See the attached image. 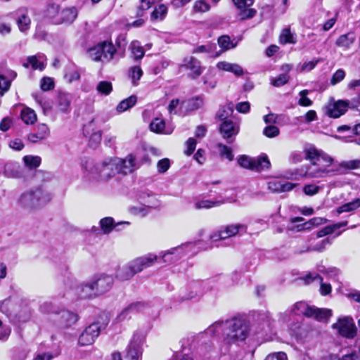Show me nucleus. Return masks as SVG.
<instances>
[{
    "label": "nucleus",
    "mask_w": 360,
    "mask_h": 360,
    "mask_svg": "<svg viewBox=\"0 0 360 360\" xmlns=\"http://www.w3.org/2000/svg\"><path fill=\"white\" fill-rule=\"evenodd\" d=\"M222 333L224 342L230 346L244 341L249 335L250 327L246 321L240 318H235L226 321H218L210 326L207 333L217 335Z\"/></svg>",
    "instance_id": "nucleus-1"
},
{
    "label": "nucleus",
    "mask_w": 360,
    "mask_h": 360,
    "mask_svg": "<svg viewBox=\"0 0 360 360\" xmlns=\"http://www.w3.org/2000/svg\"><path fill=\"white\" fill-rule=\"evenodd\" d=\"M305 159L309 160L311 166L309 167L304 176L307 178H322L332 176L338 172V169H329L333 163V158L321 150L314 147L304 149Z\"/></svg>",
    "instance_id": "nucleus-2"
},
{
    "label": "nucleus",
    "mask_w": 360,
    "mask_h": 360,
    "mask_svg": "<svg viewBox=\"0 0 360 360\" xmlns=\"http://www.w3.org/2000/svg\"><path fill=\"white\" fill-rule=\"evenodd\" d=\"M52 197L49 191L41 186H38L22 193L17 200V204L24 210L32 211L46 205Z\"/></svg>",
    "instance_id": "nucleus-3"
},
{
    "label": "nucleus",
    "mask_w": 360,
    "mask_h": 360,
    "mask_svg": "<svg viewBox=\"0 0 360 360\" xmlns=\"http://www.w3.org/2000/svg\"><path fill=\"white\" fill-rule=\"evenodd\" d=\"M291 312L296 315H303L308 318H313L319 321H327L332 314L330 309L309 306L304 302L295 303L291 309Z\"/></svg>",
    "instance_id": "nucleus-4"
},
{
    "label": "nucleus",
    "mask_w": 360,
    "mask_h": 360,
    "mask_svg": "<svg viewBox=\"0 0 360 360\" xmlns=\"http://www.w3.org/2000/svg\"><path fill=\"white\" fill-rule=\"evenodd\" d=\"M101 321H97L89 325L79 338V343L82 345H90L93 344L95 340L98 337L101 331L108 326L110 319L106 314H103L101 317Z\"/></svg>",
    "instance_id": "nucleus-5"
},
{
    "label": "nucleus",
    "mask_w": 360,
    "mask_h": 360,
    "mask_svg": "<svg viewBox=\"0 0 360 360\" xmlns=\"http://www.w3.org/2000/svg\"><path fill=\"white\" fill-rule=\"evenodd\" d=\"M200 243V241L188 242L182 244L179 246L171 248L165 253H162L161 257L165 263H174L179 261L183 257L189 253L192 255L196 254L198 250H196V246Z\"/></svg>",
    "instance_id": "nucleus-6"
},
{
    "label": "nucleus",
    "mask_w": 360,
    "mask_h": 360,
    "mask_svg": "<svg viewBox=\"0 0 360 360\" xmlns=\"http://www.w3.org/2000/svg\"><path fill=\"white\" fill-rule=\"evenodd\" d=\"M116 53V49L111 41H103L99 42L94 47L89 49V54L94 61L108 63Z\"/></svg>",
    "instance_id": "nucleus-7"
},
{
    "label": "nucleus",
    "mask_w": 360,
    "mask_h": 360,
    "mask_svg": "<svg viewBox=\"0 0 360 360\" xmlns=\"http://www.w3.org/2000/svg\"><path fill=\"white\" fill-rule=\"evenodd\" d=\"M237 160L241 167L257 172L268 169L271 167L270 161L266 155L256 158L242 155Z\"/></svg>",
    "instance_id": "nucleus-8"
},
{
    "label": "nucleus",
    "mask_w": 360,
    "mask_h": 360,
    "mask_svg": "<svg viewBox=\"0 0 360 360\" xmlns=\"http://www.w3.org/2000/svg\"><path fill=\"white\" fill-rule=\"evenodd\" d=\"M47 12L54 24L72 23L78 15L77 10L75 7L63 9L59 13L58 6H51Z\"/></svg>",
    "instance_id": "nucleus-9"
},
{
    "label": "nucleus",
    "mask_w": 360,
    "mask_h": 360,
    "mask_svg": "<svg viewBox=\"0 0 360 360\" xmlns=\"http://www.w3.org/2000/svg\"><path fill=\"white\" fill-rule=\"evenodd\" d=\"M247 231V226L243 224H230L222 227L220 230L214 233L211 238L216 241L224 240L235 236L238 233H243Z\"/></svg>",
    "instance_id": "nucleus-10"
},
{
    "label": "nucleus",
    "mask_w": 360,
    "mask_h": 360,
    "mask_svg": "<svg viewBox=\"0 0 360 360\" xmlns=\"http://www.w3.org/2000/svg\"><path fill=\"white\" fill-rule=\"evenodd\" d=\"M144 339L145 336L141 332H136L134 334L127 355L129 360H141Z\"/></svg>",
    "instance_id": "nucleus-11"
},
{
    "label": "nucleus",
    "mask_w": 360,
    "mask_h": 360,
    "mask_svg": "<svg viewBox=\"0 0 360 360\" xmlns=\"http://www.w3.org/2000/svg\"><path fill=\"white\" fill-rule=\"evenodd\" d=\"M333 327L340 335L347 338H353L356 334V327L353 319L349 317L340 319Z\"/></svg>",
    "instance_id": "nucleus-12"
},
{
    "label": "nucleus",
    "mask_w": 360,
    "mask_h": 360,
    "mask_svg": "<svg viewBox=\"0 0 360 360\" xmlns=\"http://www.w3.org/2000/svg\"><path fill=\"white\" fill-rule=\"evenodd\" d=\"M239 124L232 120L224 121L219 127V132L227 143H232L239 132Z\"/></svg>",
    "instance_id": "nucleus-13"
},
{
    "label": "nucleus",
    "mask_w": 360,
    "mask_h": 360,
    "mask_svg": "<svg viewBox=\"0 0 360 360\" xmlns=\"http://www.w3.org/2000/svg\"><path fill=\"white\" fill-rule=\"evenodd\" d=\"M91 282L97 296H98L105 293L111 289L114 283V278L112 276L101 274L95 278Z\"/></svg>",
    "instance_id": "nucleus-14"
},
{
    "label": "nucleus",
    "mask_w": 360,
    "mask_h": 360,
    "mask_svg": "<svg viewBox=\"0 0 360 360\" xmlns=\"http://www.w3.org/2000/svg\"><path fill=\"white\" fill-rule=\"evenodd\" d=\"M180 68L189 70L191 72L189 76L193 79L198 77L204 70L200 65V62L193 56L186 57L183 60Z\"/></svg>",
    "instance_id": "nucleus-15"
},
{
    "label": "nucleus",
    "mask_w": 360,
    "mask_h": 360,
    "mask_svg": "<svg viewBox=\"0 0 360 360\" xmlns=\"http://www.w3.org/2000/svg\"><path fill=\"white\" fill-rule=\"evenodd\" d=\"M157 259V255L153 254H148L143 257H137L131 261L130 263L135 274H137L142 271L143 269L153 266Z\"/></svg>",
    "instance_id": "nucleus-16"
},
{
    "label": "nucleus",
    "mask_w": 360,
    "mask_h": 360,
    "mask_svg": "<svg viewBox=\"0 0 360 360\" xmlns=\"http://www.w3.org/2000/svg\"><path fill=\"white\" fill-rule=\"evenodd\" d=\"M115 159L117 173L127 174L136 169V158L132 154L127 155L125 159L119 158H115Z\"/></svg>",
    "instance_id": "nucleus-17"
},
{
    "label": "nucleus",
    "mask_w": 360,
    "mask_h": 360,
    "mask_svg": "<svg viewBox=\"0 0 360 360\" xmlns=\"http://www.w3.org/2000/svg\"><path fill=\"white\" fill-rule=\"evenodd\" d=\"M96 169L98 172V176L101 180H108L117 173L115 159L112 158L104 161Z\"/></svg>",
    "instance_id": "nucleus-18"
},
{
    "label": "nucleus",
    "mask_w": 360,
    "mask_h": 360,
    "mask_svg": "<svg viewBox=\"0 0 360 360\" xmlns=\"http://www.w3.org/2000/svg\"><path fill=\"white\" fill-rule=\"evenodd\" d=\"M349 104V101L342 100L330 103L326 106V114L330 117L338 118L346 112Z\"/></svg>",
    "instance_id": "nucleus-19"
},
{
    "label": "nucleus",
    "mask_w": 360,
    "mask_h": 360,
    "mask_svg": "<svg viewBox=\"0 0 360 360\" xmlns=\"http://www.w3.org/2000/svg\"><path fill=\"white\" fill-rule=\"evenodd\" d=\"M77 314L68 310H63L58 314L57 322L60 327L68 328L74 325L78 321Z\"/></svg>",
    "instance_id": "nucleus-20"
},
{
    "label": "nucleus",
    "mask_w": 360,
    "mask_h": 360,
    "mask_svg": "<svg viewBox=\"0 0 360 360\" xmlns=\"http://www.w3.org/2000/svg\"><path fill=\"white\" fill-rule=\"evenodd\" d=\"M148 307V304L143 302H135L130 304L127 307L124 309L118 315L117 319L122 321L130 317V314L139 311H143Z\"/></svg>",
    "instance_id": "nucleus-21"
},
{
    "label": "nucleus",
    "mask_w": 360,
    "mask_h": 360,
    "mask_svg": "<svg viewBox=\"0 0 360 360\" xmlns=\"http://www.w3.org/2000/svg\"><path fill=\"white\" fill-rule=\"evenodd\" d=\"M4 174L9 178H22L24 169L18 162H9L5 164Z\"/></svg>",
    "instance_id": "nucleus-22"
},
{
    "label": "nucleus",
    "mask_w": 360,
    "mask_h": 360,
    "mask_svg": "<svg viewBox=\"0 0 360 360\" xmlns=\"http://www.w3.org/2000/svg\"><path fill=\"white\" fill-rule=\"evenodd\" d=\"M305 283L309 284L314 281H319L321 284L320 291L322 295H327L331 292V285L323 283V278L316 273H309L304 278Z\"/></svg>",
    "instance_id": "nucleus-23"
},
{
    "label": "nucleus",
    "mask_w": 360,
    "mask_h": 360,
    "mask_svg": "<svg viewBox=\"0 0 360 360\" xmlns=\"http://www.w3.org/2000/svg\"><path fill=\"white\" fill-rule=\"evenodd\" d=\"M72 96L70 94L60 92L56 98V107L62 112H68L70 110Z\"/></svg>",
    "instance_id": "nucleus-24"
},
{
    "label": "nucleus",
    "mask_w": 360,
    "mask_h": 360,
    "mask_svg": "<svg viewBox=\"0 0 360 360\" xmlns=\"http://www.w3.org/2000/svg\"><path fill=\"white\" fill-rule=\"evenodd\" d=\"M217 68L219 70L231 72L237 77L242 76L244 74L243 68L237 63L220 61L217 63Z\"/></svg>",
    "instance_id": "nucleus-25"
},
{
    "label": "nucleus",
    "mask_w": 360,
    "mask_h": 360,
    "mask_svg": "<svg viewBox=\"0 0 360 360\" xmlns=\"http://www.w3.org/2000/svg\"><path fill=\"white\" fill-rule=\"evenodd\" d=\"M49 135V129L45 124L37 126V132L31 133L27 136V139L32 143H37L46 139Z\"/></svg>",
    "instance_id": "nucleus-26"
},
{
    "label": "nucleus",
    "mask_w": 360,
    "mask_h": 360,
    "mask_svg": "<svg viewBox=\"0 0 360 360\" xmlns=\"http://www.w3.org/2000/svg\"><path fill=\"white\" fill-rule=\"evenodd\" d=\"M150 129L152 131L156 133H162L165 134H170L174 130L172 126H165V122L160 118H155L150 124Z\"/></svg>",
    "instance_id": "nucleus-27"
},
{
    "label": "nucleus",
    "mask_w": 360,
    "mask_h": 360,
    "mask_svg": "<svg viewBox=\"0 0 360 360\" xmlns=\"http://www.w3.org/2000/svg\"><path fill=\"white\" fill-rule=\"evenodd\" d=\"M236 202V200H232L231 198L222 199L220 200H202L195 203V208L196 210L210 209L214 207L219 206L226 202Z\"/></svg>",
    "instance_id": "nucleus-28"
},
{
    "label": "nucleus",
    "mask_w": 360,
    "mask_h": 360,
    "mask_svg": "<svg viewBox=\"0 0 360 360\" xmlns=\"http://www.w3.org/2000/svg\"><path fill=\"white\" fill-rule=\"evenodd\" d=\"M76 292L82 299L91 298L97 296L92 282L81 284L77 287Z\"/></svg>",
    "instance_id": "nucleus-29"
},
{
    "label": "nucleus",
    "mask_w": 360,
    "mask_h": 360,
    "mask_svg": "<svg viewBox=\"0 0 360 360\" xmlns=\"http://www.w3.org/2000/svg\"><path fill=\"white\" fill-rule=\"evenodd\" d=\"M292 67L290 65L285 64L281 67V70L284 72V73L279 75L277 77H271L270 79L271 84L276 87H279L285 85L289 81L290 77L287 74L290 70Z\"/></svg>",
    "instance_id": "nucleus-30"
},
{
    "label": "nucleus",
    "mask_w": 360,
    "mask_h": 360,
    "mask_svg": "<svg viewBox=\"0 0 360 360\" xmlns=\"http://www.w3.org/2000/svg\"><path fill=\"white\" fill-rule=\"evenodd\" d=\"M332 243V239L327 238L321 241H319L314 245L307 246L303 250H296V253L302 254L310 251L321 252L326 249V247Z\"/></svg>",
    "instance_id": "nucleus-31"
},
{
    "label": "nucleus",
    "mask_w": 360,
    "mask_h": 360,
    "mask_svg": "<svg viewBox=\"0 0 360 360\" xmlns=\"http://www.w3.org/2000/svg\"><path fill=\"white\" fill-rule=\"evenodd\" d=\"M130 262L119 268L116 272V278L122 281H127L135 275Z\"/></svg>",
    "instance_id": "nucleus-32"
},
{
    "label": "nucleus",
    "mask_w": 360,
    "mask_h": 360,
    "mask_svg": "<svg viewBox=\"0 0 360 360\" xmlns=\"http://www.w3.org/2000/svg\"><path fill=\"white\" fill-rule=\"evenodd\" d=\"M356 37L354 33L348 32L340 36L336 40V45L345 49H349L355 41Z\"/></svg>",
    "instance_id": "nucleus-33"
},
{
    "label": "nucleus",
    "mask_w": 360,
    "mask_h": 360,
    "mask_svg": "<svg viewBox=\"0 0 360 360\" xmlns=\"http://www.w3.org/2000/svg\"><path fill=\"white\" fill-rule=\"evenodd\" d=\"M347 225V221H342L340 223H336L332 225L327 226L322 229L319 230L316 233L317 238H322L323 236L332 234L337 229L346 226Z\"/></svg>",
    "instance_id": "nucleus-34"
},
{
    "label": "nucleus",
    "mask_w": 360,
    "mask_h": 360,
    "mask_svg": "<svg viewBox=\"0 0 360 360\" xmlns=\"http://www.w3.org/2000/svg\"><path fill=\"white\" fill-rule=\"evenodd\" d=\"M182 105L188 110H198L203 105V98L201 96H196L182 102Z\"/></svg>",
    "instance_id": "nucleus-35"
},
{
    "label": "nucleus",
    "mask_w": 360,
    "mask_h": 360,
    "mask_svg": "<svg viewBox=\"0 0 360 360\" xmlns=\"http://www.w3.org/2000/svg\"><path fill=\"white\" fill-rule=\"evenodd\" d=\"M23 67L28 68L31 65L33 70H42L45 68L43 62L40 61L37 56H31L27 58L26 62L23 63Z\"/></svg>",
    "instance_id": "nucleus-36"
},
{
    "label": "nucleus",
    "mask_w": 360,
    "mask_h": 360,
    "mask_svg": "<svg viewBox=\"0 0 360 360\" xmlns=\"http://www.w3.org/2000/svg\"><path fill=\"white\" fill-rule=\"evenodd\" d=\"M137 101V97L134 95L122 101L117 106L116 110L119 112H123L133 107Z\"/></svg>",
    "instance_id": "nucleus-37"
},
{
    "label": "nucleus",
    "mask_w": 360,
    "mask_h": 360,
    "mask_svg": "<svg viewBox=\"0 0 360 360\" xmlns=\"http://www.w3.org/2000/svg\"><path fill=\"white\" fill-rule=\"evenodd\" d=\"M233 112V104L230 103L221 107L217 113V117L219 120H229L228 118L231 116Z\"/></svg>",
    "instance_id": "nucleus-38"
},
{
    "label": "nucleus",
    "mask_w": 360,
    "mask_h": 360,
    "mask_svg": "<svg viewBox=\"0 0 360 360\" xmlns=\"http://www.w3.org/2000/svg\"><path fill=\"white\" fill-rule=\"evenodd\" d=\"M360 207V199L355 198L352 201L345 203L337 209V212L341 214L356 210Z\"/></svg>",
    "instance_id": "nucleus-39"
},
{
    "label": "nucleus",
    "mask_w": 360,
    "mask_h": 360,
    "mask_svg": "<svg viewBox=\"0 0 360 360\" xmlns=\"http://www.w3.org/2000/svg\"><path fill=\"white\" fill-rule=\"evenodd\" d=\"M64 77L68 82L78 80L80 77L79 73L73 65L65 67Z\"/></svg>",
    "instance_id": "nucleus-40"
},
{
    "label": "nucleus",
    "mask_w": 360,
    "mask_h": 360,
    "mask_svg": "<svg viewBox=\"0 0 360 360\" xmlns=\"http://www.w3.org/2000/svg\"><path fill=\"white\" fill-rule=\"evenodd\" d=\"M131 54L135 60H140L144 56V50L138 41H133L129 46Z\"/></svg>",
    "instance_id": "nucleus-41"
},
{
    "label": "nucleus",
    "mask_w": 360,
    "mask_h": 360,
    "mask_svg": "<svg viewBox=\"0 0 360 360\" xmlns=\"http://www.w3.org/2000/svg\"><path fill=\"white\" fill-rule=\"evenodd\" d=\"M23 162L26 167L30 169H34L40 165L41 159L39 156L37 155H25L23 158Z\"/></svg>",
    "instance_id": "nucleus-42"
},
{
    "label": "nucleus",
    "mask_w": 360,
    "mask_h": 360,
    "mask_svg": "<svg viewBox=\"0 0 360 360\" xmlns=\"http://www.w3.org/2000/svg\"><path fill=\"white\" fill-rule=\"evenodd\" d=\"M218 44L222 52L233 49L236 46V43H233L228 35H222L219 37L218 39Z\"/></svg>",
    "instance_id": "nucleus-43"
},
{
    "label": "nucleus",
    "mask_w": 360,
    "mask_h": 360,
    "mask_svg": "<svg viewBox=\"0 0 360 360\" xmlns=\"http://www.w3.org/2000/svg\"><path fill=\"white\" fill-rule=\"evenodd\" d=\"M21 118L26 124H33L37 121V115L33 110L25 108L21 112Z\"/></svg>",
    "instance_id": "nucleus-44"
},
{
    "label": "nucleus",
    "mask_w": 360,
    "mask_h": 360,
    "mask_svg": "<svg viewBox=\"0 0 360 360\" xmlns=\"http://www.w3.org/2000/svg\"><path fill=\"white\" fill-rule=\"evenodd\" d=\"M142 75L143 71L139 65L132 66L129 69V77L131 78L134 86L138 85V82Z\"/></svg>",
    "instance_id": "nucleus-45"
},
{
    "label": "nucleus",
    "mask_w": 360,
    "mask_h": 360,
    "mask_svg": "<svg viewBox=\"0 0 360 360\" xmlns=\"http://www.w3.org/2000/svg\"><path fill=\"white\" fill-rule=\"evenodd\" d=\"M31 20L26 13H22L17 20V25L20 32H26L30 29Z\"/></svg>",
    "instance_id": "nucleus-46"
},
{
    "label": "nucleus",
    "mask_w": 360,
    "mask_h": 360,
    "mask_svg": "<svg viewBox=\"0 0 360 360\" xmlns=\"http://www.w3.org/2000/svg\"><path fill=\"white\" fill-rule=\"evenodd\" d=\"M167 13V8L164 4H160L158 7H155L154 11L151 13V18L155 20H163Z\"/></svg>",
    "instance_id": "nucleus-47"
},
{
    "label": "nucleus",
    "mask_w": 360,
    "mask_h": 360,
    "mask_svg": "<svg viewBox=\"0 0 360 360\" xmlns=\"http://www.w3.org/2000/svg\"><path fill=\"white\" fill-rule=\"evenodd\" d=\"M279 41L283 44H295L296 42L293 34L291 33L289 28H285L282 31L279 37Z\"/></svg>",
    "instance_id": "nucleus-48"
},
{
    "label": "nucleus",
    "mask_w": 360,
    "mask_h": 360,
    "mask_svg": "<svg viewBox=\"0 0 360 360\" xmlns=\"http://www.w3.org/2000/svg\"><path fill=\"white\" fill-rule=\"evenodd\" d=\"M259 320L262 321V330H264L265 332L271 330L274 320L270 316L269 313L264 312L260 314Z\"/></svg>",
    "instance_id": "nucleus-49"
},
{
    "label": "nucleus",
    "mask_w": 360,
    "mask_h": 360,
    "mask_svg": "<svg viewBox=\"0 0 360 360\" xmlns=\"http://www.w3.org/2000/svg\"><path fill=\"white\" fill-rule=\"evenodd\" d=\"M217 46L214 44H207L205 45H200L195 48L192 53H205L209 54H212L216 50Z\"/></svg>",
    "instance_id": "nucleus-50"
},
{
    "label": "nucleus",
    "mask_w": 360,
    "mask_h": 360,
    "mask_svg": "<svg viewBox=\"0 0 360 360\" xmlns=\"http://www.w3.org/2000/svg\"><path fill=\"white\" fill-rule=\"evenodd\" d=\"M96 90L100 94L106 96L110 94L112 91V86L110 82L101 81L98 84Z\"/></svg>",
    "instance_id": "nucleus-51"
},
{
    "label": "nucleus",
    "mask_w": 360,
    "mask_h": 360,
    "mask_svg": "<svg viewBox=\"0 0 360 360\" xmlns=\"http://www.w3.org/2000/svg\"><path fill=\"white\" fill-rule=\"evenodd\" d=\"M101 229L104 233H109L115 227L112 217H105L100 221Z\"/></svg>",
    "instance_id": "nucleus-52"
},
{
    "label": "nucleus",
    "mask_w": 360,
    "mask_h": 360,
    "mask_svg": "<svg viewBox=\"0 0 360 360\" xmlns=\"http://www.w3.org/2000/svg\"><path fill=\"white\" fill-rule=\"evenodd\" d=\"M217 148L221 157H225L229 161L233 160L232 149L230 147L222 143H218Z\"/></svg>",
    "instance_id": "nucleus-53"
},
{
    "label": "nucleus",
    "mask_w": 360,
    "mask_h": 360,
    "mask_svg": "<svg viewBox=\"0 0 360 360\" xmlns=\"http://www.w3.org/2000/svg\"><path fill=\"white\" fill-rule=\"evenodd\" d=\"M210 9V4L205 0L196 1L193 6V10L195 13H205Z\"/></svg>",
    "instance_id": "nucleus-54"
},
{
    "label": "nucleus",
    "mask_w": 360,
    "mask_h": 360,
    "mask_svg": "<svg viewBox=\"0 0 360 360\" xmlns=\"http://www.w3.org/2000/svg\"><path fill=\"white\" fill-rule=\"evenodd\" d=\"M256 14L257 11L254 8H250L249 7L240 9L238 15L240 20H245L252 18Z\"/></svg>",
    "instance_id": "nucleus-55"
},
{
    "label": "nucleus",
    "mask_w": 360,
    "mask_h": 360,
    "mask_svg": "<svg viewBox=\"0 0 360 360\" xmlns=\"http://www.w3.org/2000/svg\"><path fill=\"white\" fill-rule=\"evenodd\" d=\"M339 165L341 168L346 169H356L360 167V160L342 161Z\"/></svg>",
    "instance_id": "nucleus-56"
},
{
    "label": "nucleus",
    "mask_w": 360,
    "mask_h": 360,
    "mask_svg": "<svg viewBox=\"0 0 360 360\" xmlns=\"http://www.w3.org/2000/svg\"><path fill=\"white\" fill-rule=\"evenodd\" d=\"M309 94V91L307 89L302 90L300 92V98L298 103L302 106H311L312 101L307 96Z\"/></svg>",
    "instance_id": "nucleus-57"
},
{
    "label": "nucleus",
    "mask_w": 360,
    "mask_h": 360,
    "mask_svg": "<svg viewBox=\"0 0 360 360\" xmlns=\"http://www.w3.org/2000/svg\"><path fill=\"white\" fill-rule=\"evenodd\" d=\"M170 167V161L168 158H163L158 161L157 168L159 173L166 172Z\"/></svg>",
    "instance_id": "nucleus-58"
},
{
    "label": "nucleus",
    "mask_w": 360,
    "mask_h": 360,
    "mask_svg": "<svg viewBox=\"0 0 360 360\" xmlns=\"http://www.w3.org/2000/svg\"><path fill=\"white\" fill-rule=\"evenodd\" d=\"M40 86L43 91H49L54 87L53 80L51 77H43L41 80Z\"/></svg>",
    "instance_id": "nucleus-59"
},
{
    "label": "nucleus",
    "mask_w": 360,
    "mask_h": 360,
    "mask_svg": "<svg viewBox=\"0 0 360 360\" xmlns=\"http://www.w3.org/2000/svg\"><path fill=\"white\" fill-rule=\"evenodd\" d=\"M263 133L266 136L273 138L278 135L279 129L276 126L269 125L264 128Z\"/></svg>",
    "instance_id": "nucleus-60"
},
{
    "label": "nucleus",
    "mask_w": 360,
    "mask_h": 360,
    "mask_svg": "<svg viewBox=\"0 0 360 360\" xmlns=\"http://www.w3.org/2000/svg\"><path fill=\"white\" fill-rule=\"evenodd\" d=\"M149 206H139V207H133L131 208V214L140 216L145 217L148 212Z\"/></svg>",
    "instance_id": "nucleus-61"
},
{
    "label": "nucleus",
    "mask_w": 360,
    "mask_h": 360,
    "mask_svg": "<svg viewBox=\"0 0 360 360\" xmlns=\"http://www.w3.org/2000/svg\"><path fill=\"white\" fill-rule=\"evenodd\" d=\"M345 77V71L342 69H339L333 75L332 78L330 79V84L332 85H335L338 82H341L342 80H343Z\"/></svg>",
    "instance_id": "nucleus-62"
},
{
    "label": "nucleus",
    "mask_w": 360,
    "mask_h": 360,
    "mask_svg": "<svg viewBox=\"0 0 360 360\" xmlns=\"http://www.w3.org/2000/svg\"><path fill=\"white\" fill-rule=\"evenodd\" d=\"M321 188L314 184H307L303 188V191L307 195H314L318 193Z\"/></svg>",
    "instance_id": "nucleus-63"
},
{
    "label": "nucleus",
    "mask_w": 360,
    "mask_h": 360,
    "mask_svg": "<svg viewBox=\"0 0 360 360\" xmlns=\"http://www.w3.org/2000/svg\"><path fill=\"white\" fill-rule=\"evenodd\" d=\"M264 360H288V357L285 353L279 352L267 355Z\"/></svg>",
    "instance_id": "nucleus-64"
}]
</instances>
